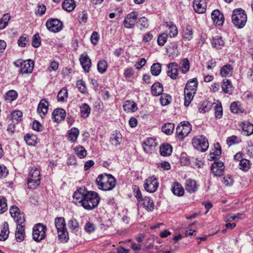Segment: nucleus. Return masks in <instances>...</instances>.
I'll return each instance as SVG.
<instances>
[{
	"label": "nucleus",
	"mask_w": 253,
	"mask_h": 253,
	"mask_svg": "<svg viewBox=\"0 0 253 253\" xmlns=\"http://www.w3.org/2000/svg\"><path fill=\"white\" fill-rule=\"evenodd\" d=\"M96 183L99 189L104 191L111 190L116 185L115 178L110 174H99L96 179Z\"/></svg>",
	"instance_id": "1"
},
{
	"label": "nucleus",
	"mask_w": 253,
	"mask_h": 253,
	"mask_svg": "<svg viewBox=\"0 0 253 253\" xmlns=\"http://www.w3.org/2000/svg\"><path fill=\"white\" fill-rule=\"evenodd\" d=\"M54 225L57 232L58 239L62 242H67L69 237L64 218L63 217H56L54 219Z\"/></svg>",
	"instance_id": "2"
},
{
	"label": "nucleus",
	"mask_w": 253,
	"mask_h": 253,
	"mask_svg": "<svg viewBox=\"0 0 253 253\" xmlns=\"http://www.w3.org/2000/svg\"><path fill=\"white\" fill-rule=\"evenodd\" d=\"M83 199L82 206L87 210H92L97 207L100 201L99 195L96 192L88 191Z\"/></svg>",
	"instance_id": "3"
},
{
	"label": "nucleus",
	"mask_w": 253,
	"mask_h": 253,
	"mask_svg": "<svg viewBox=\"0 0 253 253\" xmlns=\"http://www.w3.org/2000/svg\"><path fill=\"white\" fill-rule=\"evenodd\" d=\"M232 20L233 24L237 28H243L246 24L247 16L244 10L242 8L235 9L232 15Z\"/></svg>",
	"instance_id": "4"
},
{
	"label": "nucleus",
	"mask_w": 253,
	"mask_h": 253,
	"mask_svg": "<svg viewBox=\"0 0 253 253\" xmlns=\"http://www.w3.org/2000/svg\"><path fill=\"white\" fill-rule=\"evenodd\" d=\"M41 175L40 171L36 168H32L30 170L27 180L28 188L35 189L40 184Z\"/></svg>",
	"instance_id": "5"
},
{
	"label": "nucleus",
	"mask_w": 253,
	"mask_h": 253,
	"mask_svg": "<svg viewBox=\"0 0 253 253\" xmlns=\"http://www.w3.org/2000/svg\"><path fill=\"white\" fill-rule=\"evenodd\" d=\"M46 227L41 223L35 225L33 228V239L34 241L39 242L46 237Z\"/></svg>",
	"instance_id": "6"
},
{
	"label": "nucleus",
	"mask_w": 253,
	"mask_h": 253,
	"mask_svg": "<svg viewBox=\"0 0 253 253\" xmlns=\"http://www.w3.org/2000/svg\"><path fill=\"white\" fill-rule=\"evenodd\" d=\"M192 142L193 147L201 152H205L209 147L208 140L203 135L194 137Z\"/></svg>",
	"instance_id": "7"
},
{
	"label": "nucleus",
	"mask_w": 253,
	"mask_h": 253,
	"mask_svg": "<svg viewBox=\"0 0 253 253\" xmlns=\"http://www.w3.org/2000/svg\"><path fill=\"white\" fill-rule=\"evenodd\" d=\"M191 129V125L189 122H183L178 125L176 127V136L178 139L183 140L190 132Z\"/></svg>",
	"instance_id": "8"
},
{
	"label": "nucleus",
	"mask_w": 253,
	"mask_h": 253,
	"mask_svg": "<svg viewBox=\"0 0 253 253\" xmlns=\"http://www.w3.org/2000/svg\"><path fill=\"white\" fill-rule=\"evenodd\" d=\"M45 25L49 31L53 33L58 32L63 29V23L58 19H48L46 22Z\"/></svg>",
	"instance_id": "9"
},
{
	"label": "nucleus",
	"mask_w": 253,
	"mask_h": 253,
	"mask_svg": "<svg viewBox=\"0 0 253 253\" xmlns=\"http://www.w3.org/2000/svg\"><path fill=\"white\" fill-rule=\"evenodd\" d=\"M157 143L153 137H148L143 141V151L147 154L155 152Z\"/></svg>",
	"instance_id": "10"
},
{
	"label": "nucleus",
	"mask_w": 253,
	"mask_h": 253,
	"mask_svg": "<svg viewBox=\"0 0 253 253\" xmlns=\"http://www.w3.org/2000/svg\"><path fill=\"white\" fill-rule=\"evenodd\" d=\"M138 18V13L133 11L128 14L124 20V26L126 28H131L136 23Z\"/></svg>",
	"instance_id": "11"
},
{
	"label": "nucleus",
	"mask_w": 253,
	"mask_h": 253,
	"mask_svg": "<svg viewBox=\"0 0 253 253\" xmlns=\"http://www.w3.org/2000/svg\"><path fill=\"white\" fill-rule=\"evenodd\" d=\"M158 185L159 183L157 179L153 177H151L145 180L144 187L147 191L153 193L157 190Z\"/></svg>",
	"instance_id": "12"
},
{
	"label": "nucleus",
	"mask_w": 253,
	"mask_h": 253,
	"mask_svg": "<svg viewBox=\"0 0 253 253\" xmlns=\"http://www.w3.org/2000/svg\"><path fill=\"white\" fill-rule=\"evenodd\" d=\"M224 165L220 161H214L211 166V171L215 176H220L223 174L224 170Z\"/></svg>",
	"instance_id": "13"
},
{
	"label": "nucleus",
	"mask_w": 253,
	"mask_h": 253,
	"mask_svg": "<svg viewBox=\"0 0 253 253\" xmlns=\"http://www.w3.org/2000/svg\"><path fill=\"white\" fill-rule=\"evenodd\" d=\"M20 72L22 74L31 73L33 70L34 63L30 59L25 60L20 63Z\"/></svg>",
	"instance_id": "14"
},
{
	"label": "nucleus",
	"mask_w": 253,
	"mask_h": 253,
	"mask_svg": "<svg viewBox=\"0 0 253 253\" xmlns=\"http://www.w3.org/2000/svg\"><path fill=\"white\" fill-rule=\"evenodd\" d=\"M178 64L176 62H171L167 65V74L169 77L173 80L177 78L178 75Z\"/></svg>",
	"instance_id": "15"
},
{
	"label": "nucleus",
	"mask_w": 253,
	"mask_h": 253,
	"mask_svg": "<svg viewBox=\"0 0 253 253\" xmlns=\"http://www.w3.org/2000/svg\"><path fill=\"white\" fill-rule=\"evenodd\" d=\"M199 185L196 180L188 178L185 182V188L187 192L190 194L195 193L198 189Z\"/></svg>",
	"instance_id": "16"
},
{
	"label": "nucleus",
	"mask_w": 253,
	"mask_h": 253,
	"mask_svg": "<svg viewBox=\"0 0 253 253\" xmlns=\"http://www.w3.org/2000/svg\"><path fill=\"white\" fill-rule=\"evenodd\" d=\"M167 52L169 57L172 59H174L179 55V52L178 49V46L176 43H170L167 48Z\"/></svg>",
	"instance_id": "17"
},
{
	"label": "nucleus",
	"mask_w": 253,
	"mask_h": 253,
	"mask_svg": "<svg viewBox=\"0 0 253 253\" xmlns=\"http://www.w3.org/2000/svg\"><path fill=\"white\" fill-rule=\"evenodd\" d=\"M87 191L84 187H80L73 194V198L75 202L79 203L82 204L83 202L86 192Z\"/></svg>",
	"instance_id": "18"
},
{
	"label": "nucleus",
	"mask_w": 253,
	"mask_h": 253,
	"mask_svg": "<svg viewBox=\"0 0 253 253\" xmlns=\"http://www.w3.org/2000/svg\"><path fill=\"white\" fill-rule=\"evenodd\" d=\"M211 18L216 26H221L224 21L223 14L218 9L214 10L211 13Z\"/></svg>",
	"instance_id": "19"
},
{
	"label": "nucleus",
	"mask_w": 253,
	"mask_h": 253,
	"mask_svg": "<svg viewBox=\"0 0 253 253\" xmlns=\"http://www.w3.org/2000/svg\"><path fill=\"white\" fill-rule=\"evenodd\" d=\"M80 61L84 71L85 72H88L91 67V62L86 53H84L81 55Z\"/></svg>",
	"instance_id": "20"
},
{
	"label": "nucleus",
	"mask_w": 253,
	"mask_h": 253,
	"mask_svg": "<svg viewBox=\"0 0 253 253\" xmlns=\"http://www.w3.org/2000/svg\"><path fill=\"white\" fill-rule=\"evenodd\" d=\"M207 3L205 0H194L193 8L195 12L198 13H203L206 11Z\"/></svg>",
	"instance_id": "21"
},
{
	"label": "nucleus",
	"mask_w": 253,
	"mask_h": 253,
	"mask_svg": "<svg viewBox=\"0 0 253 253\" xmlns=\"http://www.w3.org/2000/svg\"><path fill=\"white\" fill-rule=\"evenodd\" d=\"M66 116V112L61 108H57L54 110L52 113V119L55 122H60L63 120Z\"/></svg>",
	"instance_id": "22"
},
{
	"label": "nucleus",
	"mask_w": 253,
	"mask_h": 253,
	"mask_svg": "<svg viewBox=\"0 0 253 253\" xmlns=\"http://www.w3.org/2000/svg\"><path fill=\"white\" fill-rule=\"evenodd\" d=\"M172 193L177 196L180 197L184 195V190L181 184L178 182L172 183L171 187Z\"/></svg>",
	"instance_id": "23"
},
{
	"label": "nucleus",
	"mask_w": 253,
	"mask_h": 253,
	"mask_svg": "<svg viewBox=\"0 0 253 253\" xmlns=\"http://www.w3.org/2000/svg\"><path fill=\"white\" fill-rule=\"evenodd\" d=\"M48 108V102L46 99H42L38 105L37 111L40 114V116L42 117V115L44 116L47 113Z\"/></svg>",
	"instance_id": "24"
},
{
	"label": "nucleus",
	"mask_w": 253,
	"mask_h": 253,
	"mask_svg": "<svg viewBox=\"0 0 253 253\" xmlns=\"http://www.w3.org/2000/svg\"><path fill=\"white\" fill-rule=\"evenodd\" d=\"M233 72V67L231 64H226L221 67L220 74L222 77H229L232 76Z\"/></svg>",
	"instance_id": "25"
},
{
	"label": "nucleus",
	"mask_w": 253,
	"mask_h": 253,
	"mask_svg": "<svg viewBox=\"0 0 253 253\" xmlns=\"http://www.w3.org/2000/svg\"><path fill=\"white\" fill-rule=\"evenodd\" d=\"M198 84V80L196 78L188 80L185 85V89H187L193 92H196Z\"/></svg>",
	"instance_id": "26"
},
{
	"label": "nucleus",
	"mask_w": 253,
	"mask_h": 253,
	"mask_svg": "<svg viewBox=\"0 0 253 253\" xmlns=\"http://www.w3.org/2000/svg\"><path fill=\"white\" fill-rule=\"evenodd\" d=\"M211 44L213 47L217 49H220L224 46L225 43L222 37L216 36L213 38Z\"/></svg>",
	"instance_id": "27"
},
{
	"label": "nucleus",
	"mask_w": 253,
	"mask_h": 253,
	"mask_svg": "<svg viewBox=\"0 0 253 253\" xmlns=\"http://www.w3.org/2000/svg\"><path fill=\"white\" fill-rule=\"evenodd\" d=\"M15 236L17 242L23 241L25 238V227L22 225L17 226Z\"/></svg>",
	"instance_id": "28"
},
{
	"label": "nucleus",
	"mask_w": 253,
	"mask_h": 253,
	"mask_svg": "<svg viewBox=\"0 0 253 253\" xmlns=\"http://www.w3.org/2000/svg\"><path fill=\"white\" fill-rule=\"evenodd\" d=\"M123 108L124 110L127 112H134L137 109L136 104L130 100L126 101L123 105Z\"/></svg>",
	"instance_id": "29"
},
{
	"label": "nucleus",
	"mask_w": 253,
	"mask_h": 253,
	"mask_svg": "<svg viewBox=\"0 0 253 253\" xmlns=\"http://www.w3.org/2000/svg\"><path fill=\"white\" fill-rule=\"evenodd\" d=\"M193 28L191 25H187L184 27L182 31V38L188 41L193 38Z\"/></svg>",
	"instance_id": "30"
},
{
	"label": "nucleus",
	"mask_w": 253,
	"mask_h": 253,
	"mask_svg": "<svg viewBox=\"0 0 253 253\" xmlns=\"http://www.w3.org/2000/svg\"><path fill=\"white\" fill-rule=\"evenodd\" d=\"M143 207L148 212L153 211L154 209L153 200L149 197H145L143 198Z\"/></svg>",
	"instance_id": "31"
},
{
	"label": "nucleus",
	"mask_w": 253,
	"mask_h": 253,
	"mask_svg": "<svg viewBox=\"0 0 253 253\" xmlns=\"http://www.w3.org/2000/svg\"><path fill=\"white\" fill-rule=\"evenodd\" d=\"M172 151L171 146L168 144H163L160 147V152L161 155L163 156H169Z\"/></svg>",
	"instance_id": "32"
},
{
	"label": "nucleus",
	"mask_w": 253,
	"mask_h": 253,
	"mask_svg": "<svg viewBox=\"0 0 253 253\" xmlns=\"http://www.w3.org/2000/svg\"><path fill=\"white\" fill-rule=\"evenodd\" d=\"M9 234L8 224L4 222L2 225V228L0 233V241H5L8 237Z\"/></svg>",
	"instance_id": "33"
},
{
	"label": "nucleus",
	"mask_w": 253,
	"mask_h": 253,
	"mask_svg": "<svg viewBox=\"0 0 253 253\" xmlns=\"http://www.w3.org/2000/svg\"><path fill=\"white\" fill-rule=\"evenodd\" d=\"M163 91V85L160 83L154 84L151 87V93L154 96L161 95Z\"/></svg>",
	"instance_id": "34"
},
{
	"label": "nucleus",
	"mask_w": 253,
	"mask_h": 253,
	"mask_svg": "<svg viewBox=\"0 0 253 253\" xmlns=\"http://www.w3.org/2000/svg\"><path fill=\"white\" fill-rule=\"evenodd\" d=\"M244 131L247 133V135H250L253 133V125L249 122H242L240 124Z\"/></svg>",
	"instance_id": "35"
},
{
	"label": "nucleus",
	"mask_w": 253,
	"mask_h": 253,
	"mask_svg": "<svg viewBox=\"0 0 253 253\" xmlns=\"http://www.w3.org/2000/svg\"><path fill=\"white\" fill-rule=\"evenodd\" d=\"M62 6L64 10L70 12L74 9L76 4L73 0H65L62 3Z\"/></svg>",
	"instance_id": "36"
},
{
	"label": "nucleus",
	"mask_w": 253,
	"mask_h": 253,
	"mask_svg": "<svg viewBox=\"0 0 253 253\" xmlns=\"http://www.w3.org/2000/svg\"><path fill=\"white\" fill-rule=\"evenodd\" d=\"M195 93L196 92L184 89V105L186 107L189 105Z\"/></svg>",
	"instance_id": "37"
},
{
	"label": "nucleus",
	"mask_w": 253,
	"mask_h": 253,
	"mask_svg": "<svg viewBox=\"0 0 253 253\" xmlns=\"http://www.w3.org/2000/svg\"><path fill=\"white\" fill-rule=\"evenodd\" d=\"M68 227L72 232H78L80 229L79 224L78 221L75 218H71L68 221Z\"/></svg>",
	"instance_id": "38"
},
{
	"label": "nucleus",
	"mask_w": 253,
	"mask_h": 253,
	"mask_svg": "<svg viewBox=\"0 0 253 253\" xmlns=\"http://www.w3.org/2000/svg\"><path fill=\"white\" fill-rule=\"evenodd\" d=\"M68 139L71 142H75L79 135V130L77 128L73 127L68 131Z\"/></svg>",
	"instance_id": "39"
},
{
	"label": "nucleus",
	"mask_w": 253,
	"mask_h": 253,
	"mask_svg": "<svg viewBox=\"0 0 253 253\" xmlns=\"http://www.w3.org/2000/svg\"><path fill=\"white\" fill-rule=\"evenodd\" d=\"M172 100L171 96L167 93H162L160 98V103L162 106H165L169 104Z\"/></svg>",
	"instance_id": "40"
},
{
	"label": "nucleus",
	"mask_w": 253,
	"mask_h": 253,
	"mask_svg": "<svg viewBox=\"0 0 253 253\" xmlns=\"http://www.w3.org/2000/svg\"><path fill=\"white\" fill-rule=\"evenodd\" d=\"M167 27L169 29V35L170 38L175 37L177 35L178 30L176 26L172 22H167Z\"/></svg>",
	"instance_id": "41"
},
{
	"label": "nucleus",
	"mask_w": 253,
	"mask_h": 253,
	"mask_svg": "<svg viewBox=\"0 0 253 253\" xmlns=\"http://www.w3.org/2000/svg\"><path fill=\"white\" fill-rule=\"evenodd\" d=\"M222 89L225 93L231 94L232 91V85L231 82L227 79L223 81L221 86Z\"/></svg>",
	"instance_id": "42"
},
{
	"label": "nucleus",
	"mask_w": 253,
	"mask_h": 253,
	"mask_svg": "<svg viewBox=\"0 0 253 253\" xmlns=\"http://www.w3.org/2000/svg\"><path fill=\"white\" fill-rule=\"evenodd\" d=\"M180 71L183 74L187 73L190 69V62L187 58H184L180 61Z\"/></svg>",
	"instance_id": "43"
},
{
	"label": "nucleus",
	"mask_w": 253,
	"mask_h": 253,
	"mask_svg": "<svg viewBox=\"0 0 253 253\" xmlns=\"http://www.w3.org/2000/svg\"><path fill=\"white\" fill-rule=\"evenodd\" d=\"M174 129V125L173 123L165 124L162 127V131L166 134H171Z\"/></svg>",
	"instance_id": "44"
},
{
	"label": "nucleus",
	"mask_w": 253,
	"mask_h": 253,
	"mask_svg": "<svg viewBox=\"0 0 253 253\" xmlns=\"http://www.w3.org/2000/svg\"><path fill=\"white\" fill-rule=\"evenodd\" d=\"M90 108L86 103L83 104L80 107V111L82 116L86 118L88 117L90 113Z\"/></svg>",
	"instance_id": "45"
},
{
	"label": "nucleus",
	"mask_w": 253,
	"mask_h": 253,
	"mask_svg": "<svg viewBox=\"0 0 253 253\" xmlns=\"http://www.w3.org/2000/svg\"><path fill=\"white\" fill-rule=\"evenodd\" d=\"M75 154L81 159L86 157L87 152L85 149L82 146H78L74 148Z\"/></svg>",
	"instance_id": "46"
},
{
	"label": "nucleus",
	"mask_w": 253,
	"mask_h": 253,
	"mask_svg": "<svg viewBox=\"0 0 253 253\" xmlns=\"http://www.w3.org/2000/svg\"><path fill=\"white\" fill-rule=\"evenodd\" d=\"M251 168L250 161L246 159L240 160L239 168L244 171H248Z\"/></svg>",
	"instance_id": "47"
},
{
	"label": "nucleus",
	"mask_w": 253,
	"mask_h": 253,
	"mask_svg": "<svg viewBox=\"0 0 253 253\" xmlns=\"http://www.w3.org/2000/svg\"><path fill=\"white\" fill-rule=\"evenodd\" d=\"M122 141V135L120 132L113 134L110 138V142L114 146L119 145Z\"/></svg>",
	"instance_id": "48"
},
{
	"label": "nucleus",
	"mask_w": 253,
	"mask_h": 253,
	"mask_svg": "<svg viewBox=\"0 0 253 253\" xmlns=\"http://www.w3.org/2000/svg\"><path fill=\"white\" fill-rule=\"evenodd\" d=\"M108 64L106 60H101L97 63V70L101 74H104L107 71Z\"/></svg>",
	"instance_id": "49"
},
{
	"label": "nucleus",
	"mask_w": 253,
	"mask_h": 253,
	"mask_svg": "<svg viewBox=\"0 0 253 253\" xmlns=\"http://www.w3.org/2000/svg\"><path fill=\"white\" fill-rule=\"evenodd\" d=\"M212 105L214 109L215 117L219 119L221 118L223 115V111L221 103H213Z\"/></svg>",
	"instance_id": "50"
},
{
	"label": "nucleus",
	"mask_w": 253,
	"mask_h": 253,
	"mask_svg": "<svg viewBox=\"0 0 253 253\" xmlns=\"http://www.w3.org/2000/svg\"><path fill=\"white\" fill-rule=\"evenodd\" d=\"M17 97V93L14 90H11L6 92L4 97L6 100L9 102L15 100Z\"/></svg>",
	"instance_id": "51"
},
{
	"label": "nucleus",
	"mask_w": 253,
	"mask_h": 253,
	"mask_svg": "<svg viewBox=\"0 0 253 253\" xmlns=\"http://www.w3.org/2000/svg\"><path fill=\"white\" fill-rule=\"evenodd\" d=\"M29 36L27 34L22 35L17 41L18 46L21 47H25L29 41Z\"/></svg>",
	"instance_id": "52"
},
{
	"label": "nucleus",
	"mask_w": 253,
	"mask_h": 253,
	"mask_svg": "<svg viewBox=\"0 0 253 253\" xmlns=\"http://www.w3.org/2000/svg\"><path fill=\"white\" fill-rule=\"evenodd\" d=\"M37 137L35 135L26 134L24 139L28 145H34L36 143Z\"/></svg>",
	"instance_id": "53"
},
{
	"label": "nucleus",
	"mask_w": 253,
	"mask_h": 253,
	"mask_svg": "<svg viewBox=\"0 0 253 253\" xmlns=\"http://www.w3.org/2000/svg\"><path fill=\"white\" fill-rule=\"evenodd\" d=\"M68 92L67 89L62 88L58 93L57 97L58 100L61 102H64L67 98Z\"/></svg>",
	"instance_id": "54"
},
{
	"label": "nucleus",
	"mask_w": 253,
	"mask_h": 253,
	"mask_svg": "<svg viewBox=\"0 0 253 253\" xmlns=\"http://www.w3.org/2000/svg\"><path fill=\"white\" fill-rule=\"evenodd\" d=\"M132 189L133 190L135 196L137 198V201H139V204L138 205V208H139L142 205V204L140 203V202L142 200V199L141 198V191L137 185H134L132 187Z\"/></svg>",
	"instance_id": "55"
},
{
	"label": "nucleus",
	"mask_w": 253,
	"mask_h": 253,
	"mask_svg": "<svg viewBox=\"0 0 253 253\" xmlns=\"http://www.w3.org/2000/svg\"><path fill=\"white\" fill-rule=\"evenodd\" d=\"M151 72L153 75H159L161 72V65L159 63L153 64L151 68Z\"/></svg>",
	"instance_id": "56"
},
{
	"label": "nucleus",
	"mask_w": 253,
	"mask_h": 253,
	"mask_svg": "<svg viewBox=\"0 0 253 253\" xmlns=\"http://www.w3.org/2000/svg\"><path fill=\"white\" fill-rule=\"evenodd\" d=\"M7 210V200L3 196H0V213H3Z\"/></svg>",
	"instance_id": "57"
},
{
	"label": "nucleus",
	"mask_w": 253,
	"mask_h": 253,
	"mask_svg": "<svg viewBox=\"0 0 253 253\" xmlns=\"http://www.w3.org/2000/svg\"><path fill=\"white\" fill-rule=\"evenodd\" d=\"M16 222L17 223V226H24L25 227V216L23 213L18 212V214L16 216Z\"/></svg>",
	"instance_id": "58"
},
{
	"label": "nucleus",
	"mask_w": 253,
	"mask_h": 253,
	"mask_svg": "<svg viewBox=\"0 0 253 253\" xmlns=\"http://www.w3.org/2000/svg\"><path fill=\"white\" fill-rule=\"evenodd\" d=\"M41 45V39L38 33L34 35L32 41V45L35 47L38 48Z\"/></svg>",
	"instance_id": "59"
},
{
	"label": "nucleus",
	"mask_w": 253,
	"mask_h": 253,
	"mask_svg": "<svg viewBox=\"0 0 253 253\" xmlns=\"http://www.w3.org/2000/svg\"><path fill=\"white\" fill-rule=\"evenodd\" d=\"M168 37V34L165 33L160 35L157 40L158 44L160 46H163L167 42Z\"/></svg>",
	"instance_id": "60"
},
{
	"label": "nucleus",
	"mask_w": 253,
	"mask_h": 253,
	"mask_svg": "<svg viewBox=\"0 0 253 253\" xmlns=\"http://www.w3.org/2000/svg\"><path fill=\"white\" fill-rule=\"evenodd\" d=\"M221 182L226 186H231L233 183V179L229 175H225L221 178Z\"/></svg>",
	"instance_id": "61"
},
{
	"label": "nucleus",
	"mask_w": 253,
	"mask_h": 253,
	"mask_svg": "<svg viewBox=\"0 0 253 253\" xmlns=\"http://www.w3.org/2000/svg\"><path fill=\"white\" fill-rule=\"evenodd\" d=\"M77 87L78 88L79 91L82 93H84L87 91L85 84L83 80H80L77 82Z\"/></svg>",
	"instance_id": "62"
},
{
	"label": "nucleus",
	"mask_w": 253,
	"mask_h": 253,
	"mask_svg": "<svg viewBox=\"0 0 253 253\" xmlns=\"http://www.w3.org/2000/svg\"><path fill=\"white\" fill-rule=\"evenodd\" d=\"M84 229L86 232L90 233L95 231V226L93 223L88 221L85 224Z\"/></svg>",
	"instance_id": "63"
},
{
	"label": "nucleus",
	"mask_w": 253,
	"mask_h": 253,
	"mask_svg": "<svg viewBox=\"0 0 253 253\" xmlns=\"http://www.w3.org/2000/svg\"><path fill=\"white\" fill-rule=\"evenodd\" d=\"M22 117V113L20 111H14L11 113V118L13 120L19 121L21 120Z\"/></svg>",
	"instance_id": "64"
}]
</instances>
